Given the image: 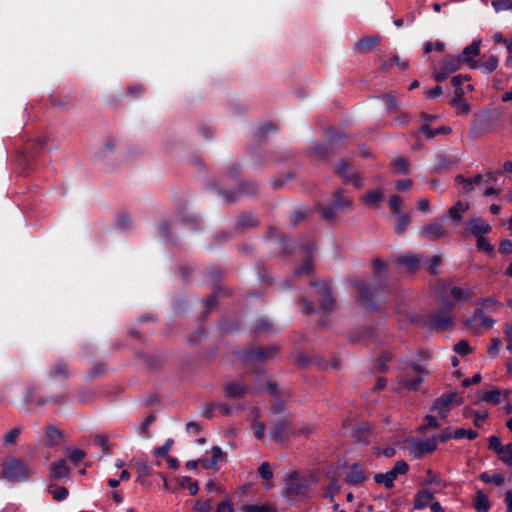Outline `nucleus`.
<instances>
[{"label": "nucleus", "mask_w": 512, "mask_h": 512, "mask_svg": "<svg viewBox=\"0 0 512 512\" xmlns=\"http://www.w3.org/2000/svg\"><path fill=\"white\" fill-rule=\"evenodd\" d=\"M34 475L29 463L19 459L11 458L3 463L2 477L9 482H23Z\"/></svg>", "instance_id": "nucleus-1"}, {"label": "nucleus", "mask_w": 512, "mask_h": 512, "mask_svg": "<svg viewBox=\"0 0 512 512\" xmlns=\"http://www.w3.org/2000/svg\"><path fill=\"white\" fill-rule=\"evenodd\" d=\"M446 220L447 217L444 215L424 225L421 229L422 237L428 241H437L441 238L449 237L452 234L453 227L445 226Z\"/></svg>", "instance_id": "nucleus-2"}, {"label": "nucleus", "mask_w": 512, "mask_h": 512, "mask_svg": "<svg viewBox=\"0 0 512 512\" xmlns=\"http://www.w3.org/2000/svg\"><path fill=\"white\" fill-rule=\"evenodd\" d=\"M463 399L457 393H450L435 400L433 410L436 411L441 418H446L452 406L460 405Z\"/></svg>", "instance_id": "nucleus-3"}, {"label": "nucleus", "mask_w": 512, "mask_h": 512, "mask_svg": "<svg viewBox=\"0 0 512 512\" xmlns=\"http://www.w3.org/2000/svg\"><path fill=\"white\" fill-rule=\"evenodd\" d=\"M409 452L414 458H420L424 454L432 453L437 448V438L430 437L425 439L412 440L409 443Z\"/></svg>", "instance_id": "nucleus-4"}, {"label": "nucleus", "mask_w": 512, "mask_h": 512, "mask_svg": "<svg viewBox=\"0 0 512 512\" xmlns=\"http://www.w3.org/2000/svg\"><path fill=\"white\" fill-rule=\"evenodd\" d=\"M461 64L462 62L458 57L448 56L441 66L433 72L434 79L438 82L447 79L451 74L460 69Z\"/></svg>", "instance_id": "nucleus-5"}, {"label": "nucleus", "mask_w": 512, "mask_h": 512, "mask_svg": "<svg viewBox=\"0 0 512 512\" xmlns=\"http://www.w3.org/2000/svg\"><path fill=\"white\" fill-rule=\"evenodd\" d=\"M446 310H439L432 314V323L439 329H445L451 326L454 322V315L451 312V304L447 305Z\"/></svg>", "instance_id": "nucleus-6"}, {"label": "nucleus", "mask_w": 512, "mask_h": 512, "mask_svg": "<svg viewBox=\"0 0 512 512\" xmlns=\"http://www.w3.org/2000/svg\"><path fill=\"white\" fill-rule=\"evenodd\" d=\"M270 434L272 435L273 439L278 442L286 441L290 435L289 422L284 418L277 420L271 426Z\"/></svg>", "instance_id": "nucleus-7"}, {"label": "nucleus", "mask_w": 512, "mask_h": 512, "mask_svg": "<svg viewBox=\"0 0 512 512\" xmlns=\"http://www.w3.org/2000/svg\"><path fill=\"white\" fill-rule=\"evenodd\" d=\"M470 233L475 237L485 236L492 229L491 225L484 221L481 217H472L466 222Z\"/></svg>", "instance_id": "nucleus-8"}, {"label": "nucleus", "mask_w": 512, "mask_h": 512, "mask_svg": "<svg viewBox=\"0 0 512 512\" xmlns=\"http://www.w3.org/2000/svg\"><path fill=\"white\" fill-rule=\"evenodd\" d=\"M467 326L473 329H477L480 327H485L490 329L494 325V320L487 315L484 314V310L482 308H478L475 311L473 317H471L466 322Z\"/></svg>", "instance_id": "nucleus-9"}, {"label": "nucleus", "mask_w": 512, "mask_h": 512, "mask_svg": "<svg viewBox=\"0 0 512 512\" xmlns=\"http://www.w3.org/2000/svg\"><path fill=\"white\" fill-rule=\"evenodd\" d=\"M311 286H315V287H318V292L321 296V302H320V305H319V310L321 312H328L332 309L333 305H334V299L332 297V294H331V290L329 289V287L327 286V284L325 283H316V284H313L311 283Z\"/></svg>", "instance_id": "nucleus-10"}, {"label": "nucleus", "mask_w": 512, "mask_h": 512, "mask_svg": "<svg viewBox=\"0 0 512 512\" xmlns=\"http://www.w3.org/2000/svg\"><path fill=\"white\" fill-rule=\"evenodd\" d=\"M366 479L367 475L364 468L360 464L354 463L349 468L345 482L350 485H360L366 481Z\"/></svg>", "instance_id": "nucleus-11"}, {"label": "nucleus", "mask_w": 512, "mask_h": 512, "mask_svg": "<svg viewBox=\"0 0 512 512\" xmlns=\"http://www.w3.org/2000/svg\"><path fill=\"white\" fill-rule=\"evenodd\" d=\"M337 173L347 182H350L356 188L362 186V179L359 175L350 170V166L346 162H340L337 166Z\"/></svg>", "instance_id": "nucleus-12"}, {"label": "nucleus", "mask_w": 512, "mask_h": 512, "mask_svg": "<svg viewBox=\"0 0 512 512\" xmlns=\"http://www.w3.org/2000/svg\"><path fill=\"white\" fill-rule=\"evenodd\" d=\"M480 40L473 41L470 45L464 48L460 57L461 62L467 63L471 68H476L478 65L473 61V57L477 56L480 52Z\"/></svg>", "instance_id": "nucleus-13"}, {"label": "nucleus", "mask_w": 512, "mask_h": 512, "mask_svg": "<svg viewBox=\"0 0 512 512\" xmlns=\"http://www.w3.org/2000/svg\"><path fill=\"white\" fill-rule=\"evenodd\" d=\"M50 477L54 480H63L68 478L70 467L63 459L53 462L49 468Z\"/></svg>", "instance_id": "nucleus-14"}, {"label": "nucleus", "mask_w": 512, "mask_h": 512, "mask_svg": "<svg viewBox=\"0 0 512 512\" xmlns=\"http://www.w3.org/2000/svg\"><path fill=\"white\" fill-rule=\"evenodd\" d=\"M211 454V458H204L200 460L202 466L206 469H215L219 462L225 461L226 459V453L218 446H214L211 449Z\"/></svg>", "instance_id": "nucleus-15"}, {"label": "nucleus", "mask_w": 512, "mask_h": 512, "mask_svg": "<svg viewBox=\"0 0 512 512\" xmlns=\"http://www.w3.org/2000/svg\"><path fill=\"white\" fill-rule=\"evenodd\" d=\"M434 500V494L429 489L418 490L414 496L413 506L416 510L428 507Z\"/></svg>", "instance_id": "nucleus-16"}, {"label": "nucleus", "mask_w": 512, "mask_h": 512, "mask_svg": "<svg viewBox=\"0 0 512 512\" xmlns=\"http://www.w3.org/2000/svg\"><path fill=\"white\" fill-rule=\"evenodd\" d=\"M468 208L469 205L467 203L458 201L448 210L446 217L450 218L454 225H457L461 222L462 217L467 212Z\"/></svg>", "instance_id": "nucleus-17"}, {"label": "nucleus", "mask_w": 512, "mask_h": 512, "mask_svg": "<svg viewBox=\"0 0 512 512\" xmlns=\"http://www.w3.org/2000/svg\"><path fill=\"white\" fill-rule=\"evenodd\" d=\"M509 395V390H505L502 392L499 389H492L490 391H486L485 393H483L481 396V400L486 403L499 404L502 400L507 399Z\"/></svg>", "instance_id": "nucleus-18"}, {"label": "nucleus", "mask_w": 512, "mask_h": 512, "mask_svg": "<svg viewBox=\"0 0 512 512\" xmlns=\"http://www.w3.org/2000/svg\"><path fill=\"white\" fill-rule=\"evenodd\" d=\"M384 194L381 189L368 191L366 194L362 195L359 200L360 202L367 207L378 206V204L383 200Z\"/></svg>", "instance_id": "nucleus-19"}, {"label": "nucleus", "mask_w": 512, "mask_h": 512, "mask_svg": "<svg viewBox=\"0 0 512 512\" xmlns=\"http://www.w3.org/2000/svg\"><path fill=\"white\" fill-rule=\"evenodd\" d=\"M224 391L227 397L239 399L246 394L247 388L241 383L231 382L225 386Z\"/></svg>", "instance_id": "nucleus-20"}, {"label": "nucleus", "mask_w": 512, "mask_h": 512, "mask_svg": "<svg viewBox=\"0 0 512 512\" xmlns=\"http://www.w3.org/2000/svg\"><path fill=\"white\" fill-rule=\"evenodd\" d=\"M296 475L291 476L289 482L287 483V488L285 490V495L288 498H294L301 495L305 489V485L303 483H295L294 480Z\"/></svg>", "instance_id": "nucleus-21"}, {"label": "nucleus", "mask_w": 512, "mask_h": 512, "mask_svg": "<svg viewBox=\"0 0 512 512\" xmlns=\"http://www.w3.org/2000/svg\"><path fill=\"white\" fill-rule=\"evenodd\" d=\"M380 42V37L377 35H373L370 37H364L361 40H359L355 47L358 51H368L378 45Z\"/></svg>", "instance_id": "nucleus-22"}, {"label": "nucleus", "mask_w": 512, "mask_h": 512, "mask_svg": "<svg viewBox=\"0 0 512 512\" xmlns=\"http://www.w3.org/2000/svg\"><path fill=\"white\" fill-rule=\"evenodd\" d=\"M473 506L477 512H488L490 508V501L488 497L479 490L476 493Z\"/></svg>", "instance_id": "nucleus-23"}, {"label": "nucleus", "mask_w": 512, "mask_h": 512, "mask_svg": "<svg viewBox=\"0 0 512 512\" xmlns=\"http://www.w3.org/2000/svg\"><path fill=\"white\" fill-rule=\"evenodd\" d=\"M343 191L341 189H338L334 193V201H333V208L336 210H341L344 208L351 209L352 208V200L349 198H345L342 195Z\"/></svg>", "instance_id": "nucleus-24"}, {"label": "nucleus", "mask_w": 512, "mask_h": 512, "mask_svg": "<svg viewBox=\"0 0 512 512\" xmlns=\"http://www.w3.org/2000/svg\"><path fill=\"white\" fill-rule=\"evenodd\" d=\"M355 287L358 289V292L362 300L366 302V304L368 305V308L374 309V305L372 302L373 293L369 291V289L366 287V284L363 281H356Z\"/></svg>", "instance_id": "nucleus-25"}, {"label": "nucleus", "mask_w": 512, "mask_h": 512, "mask_svg": "<svg viewBox=\"0 0 512 512\" xmlns=\"http://www.w3.org/2000/svg\"><path fill=\"white\" fill-rule=\"evenodd\" d=\"M397 262L404 265L409 271H415L420 265V257L417 255H405L400 257Z\"/></svg>", "instance_id": "nucleus-26"}, {"label": "nucleus", "mask_w": 512, "mask_h": 512, "mask_svg": "<svg viewBox=\"0 0 512 512\" xmlns=\"http://www.w3.org/2000/svg\"><path fill=\"white\" fill-rule=\"evenodd\" d=\"M451 105L456 109L458 115H467L470 112L469 104L463 99V96H455Z\"/></svg>", "instance_id": "nucleus-27"}, {"label": "nucleus", "mask_w": 512, "mask_h": 512, "mask_svg": "<svg viewBox=\"0 0 512 512\" xmlns=\"http://www.w3.org/2000/svg\"><path fill=\"white\" fill-rule=\"evenodd\" d=\"M450 295L457 301H467L472 298V291L469 288L452 287Z\"/></svg>", "instance_id": "nucleus-28"}, {"label": "nucleus", "mask_w": 512, "mask_h": 512, "mask_svg": "<svg viewBox=\"0 0 512 512\" xmlns=\"http://www.w3.org/2000/svg\"><path fill=\"white\" fill-rule=\"evenodd\" d=\"M374 481L377 484H383L385 488L391 489L394 487L395 479L392 477L388 471L386 473H378L374 476Z\"/></svg>", "instance_id": "nucleus-29"}, {"label": "nucleus", "mask_w": 512, "mask_h": 512, "mask_svg": "<svg viewBox=\"0 0 512 512\" xmlns=\"http://www.w3.org/2000/svg\"><path fill=\"white\" fill-rule=\"evenodd\" d=\"M276 352V348L259 349L257 351L252 352L249 355V358L253 360H266L271 358L274 354H276Z\"/></svg>", "instance_id": "nucleus-30"}, {"label": "nucleus", "mask_w": 512, "mask_h": 512, "mask_svg": "<svg viewBox=\"0 0 512 512\" xmlns=\"http://www.w3.org/2000/svg\"><path fill=\"white\" fill-rule=\"evenodd\" d=\"M409 465L406 461H397L395 465L388 471L396 480L399 475H404L408 472Z\"/></svg>", "instance_id": "nucleus-31"}, {"label": "nucleus", "mask_w": 512, "mask_h": 512, "mask_svg": "<svg viewBox=\"0 0 512 512\" xmlns=\"http://www.w3.org/2000/svg\"><path fill=\"white\" fill-rule=\"evenodd\" d=\"M420 131L428 138L431 139L438 134H449L451 129L448 127H441L438 129H432L428 125H423Z\"/></svg>", "instance_id": "nucleus-32"}, {"label": "nucleus", "mask_w": 512, "mask_h": 512, "mask_svg": "<svg viewBox=\"0 0 512 512\" xmlns=\"http://www.w3.org/2000/svg\"><path fill=\"white\" fill-rule=\"evenodd\" d=\"M498 457L505 464L512 466V443L504 445L497 453Z\"/></svg>", "instance_id": "nucleus-33"}, {"label": "nucleus", "mask_w": 512, "mask_h": 512, "mask_svg": "<svg viewBox=\"0 0 512 512\" xmlns=\"http://www.w3.org/2000/svg\"><path fill=\"white\" fill-rule=\"evenodd\" d=\"M421 382H422V378L419 376L412 380H410L406 377H402L398 380V383L400 386L405 387L410 391H416L418 389L419 385L421 384Z\"/></svg>", "instance_id": "nucleus-34"}, {"label": "nucleus", "mask_w": 512, "mask_h": 512, "mask_svg": "<svg viewBox=\"0 0 512 512\" xmlns=\"http://www.w3.org/2000/svg\"><path fill=\"white\" fill-rule=\"evenodd\" d=\"M479 478L484 483H493V484H495L497 486H501L504 483L503 475L498 474V473L491 476L489 473L483 472V473L480 474Z\"/></svg>", "instance_id": "nucleus-35"}, {"label": "nucleus", "mask_w": 512, "mask_h": 512, "mask_svg": "<svg viewBox=\"0 0 512 512\" xmlns=\"http://www.w3.org/2000/svg\"><path fill=\"white\" fill-rule=\"evenodd\" d=\"M477 305L479 306V308H487L493 312L497 311L501 307V304L492 297L479 300Z\"/></svg>", "instance_id": "nucleus-36"}, {"label": "nucleus", "mask_w": 512, "mask_h": 512, "mask_svg": "<svg viewBox=\"0 0 512 512\" xmlns=\"http://www.w3.org/2000/svg\"><path fill=\"white\" fill-rule=\"evenodd\" d=\"M476 246L478 250L483 251L485 253L491 254L494 251V246L490 243L488 238L485 236L476 238Z\"/></svg>", "instance_id": "nucleus-37"}, {"label": "nucleus", "mask_w": 512, "mask_h": 512, "mask_svg": "<svg viewBox=\"0 0 512 512\" xmlns=\"http://www.w3.org/2000/svg\"><path fill=\"white\" fill-rule=\"evenodd\" d=\"M135 467L137 469L138 479L151 475V467L146 460L136 462Z\"/></svg>", "instance_id": "nucleus-38"}, {"label": "nucleus", "mask_w": 512, "mask_h": 512, "mask_svg": "<svg viewBox=\"0 0 512 512\" xmlns=\"http://www.w3.org/2000/svg\"><path fill=\"white\" fill-rule=\"evenodd\" d=\"M392 165L401 174H408L409 172V162L406 158H396L393 160Z\"/></svg>", "instance_id": "nucleus-39"}, {"label": "nucleus", "mask_w": 512, "mask_h": 512, "mask_svg": "<svg viewBox=\"0 0 512 512\" xmlns=\"http://www.w3.org/2000/svg\"><path fill=\"white\" fill-rule=\"evenodd\" d=\"M46 437L50 445L53 446L62 437V433L58 428L54 426H49L46 430Z\"/></svg>", "instance_id": "nucleus-40"}, {"label": "nucleus", "mask_w": 512, "mask_h": 512, "mask_svg": "<svg viewBox=\"0 0 512 512\" xmlns=\"http://www.w3.org/2000/svg\"><path fill=\"white\" fill-rule=\"evenodd\" d=\"M398 220L396 223L395 231L397 234H403L410 223V217L407 214L397 215Z\"/></svg>", "instance_id": "nucleus-41"}, {"label": "nucleus", "mask_w": 512, "mask_h": 512, "mask_svg": "<svg viewBox=\"0 0 512 512\" xmlns=\"http://www.w3.org/2000/svg\"><path fill=\"white\" fill-rule=\"evenodd\" d=\"M181 485H182V487L187 488L191 495L197 494V492L199 490L198 483L196 481H192V479L188 476L182 477Z\"/></svg>", "instance_id": "nucleus-42"}, {"label": "nucleus", "mask_w": 512, "mask_h": 512, "mask_svg": "<svg viewBox=\"0 0 512 512\" xmlns=\"http://www.w3.org/2000/svg\"><path fill=\"white\" fill-rule=\"evenodd\" d=\"M22 432L21 427H16L11 429L4 435V443L5 445H11L16 442Z\"/></svg>", "instance_id": "nucleus-43"}, {"label": "nucleus", "mask_w": 512, "mask_h": 512, "mask_svg": "<svg viewBox=\"0 0 512 512\" xmlns=\"http://www.w3.org/2000/svg\"><path fill=\"white\" fill-rule=\"evenodd\" d=\"M94 444L102 449L107 454L110 451V444L108 438L104 434H99L94 437Z\"/></svg>", "instance_id": "nucleus-44"}, {"label": "nucleus", "mask_w": 512, "mask_h": 512, "mask_svg": "<svg viewBox=\"0 0 512 512\" xmlns=\"http://www.w3.org/2000/svg\"><path fill=\"white\" fill-rule=\"evenodd\" d=\"M478 436V433L475 430H466L464 428H458L454 431L453 438L461 439L463 437H467L469 440H473Z\"/></svg>", "instance_id": "nucleus-45"}, {"label": "nucleus", "mask_w": 512, "mask_h": 512, "mask_svg": "<svg viewBox=\"0 0 512 512\" xmlns=\"http://www.w3.org/2000/svg\"><path fill=\"white\" fill-rule=\"evenodd\" d=\"M243 512H275V510L267 505H245L242 507Z\"/></svg>", "instance_id": "nucleus-46"}, {"label": "nucleus", "mask_w": 512, "mask_h": 512, "mask_svg": "<svg viewBox=\"0 0 512 512\" xmlns=\"http://www.w3.org/2000/svg\"><path fill=\"white\" fill-rule=\"evenodd\" d=\"M492 6L496 12L512 10V0H493Z\"/></svg>", "instance_id": "nucleus-47"}, {"label": "nucleus", "mask_w": 512, "mask_h": 512, "mask_svg": "<svg viewBox=\"0 0 512 512\" xmlns=\"http://www.w3.org/2000/svg\"><path fill=\"white\" fill-rule=\"evenodd\" d=\"M258 472H259V475L264 480L269 481V480H271L273 478V472H272L271 466H270V464L268 462H263L259 466Z\"/></svg>", "instance_id": "nucleus-48"}, {"label": "nucleus", "mask_w": 512, "mask_h": 512, "mask_svg": "<svg viewBox=\"0 0 512 512\" xmlns=\"http://www.w3.org/2000/svg\"><path fill=\"white\" fill-rule=\"evenodd\" d=\"M50 493L52 494L54 500L63 501L67 498L69 491L66 487H56L55 489H50Z\"/></svg>", "instance_id": "nucleus-49"}, {"label": "nucleus", "mask_w": 512, "mask_h": 512, "mask_svg": "<svg viewBox=\"0 0 512 512\" xmlns=\"http://www.w3.org/2000/svg\"><path fill=\"white\" fill-rule=\"evenodd\" d=\"M442 52L444 50V43L441 41H436L435 43L426 42L423 46V53L428 54L431 51Z\"/></svg>", "instance_id": "nucleus-50"}, {"label": "nucleus", "mask_w": 512, "mask_h": 512, "mask_svg": "<svg viewBox=\"0 0 512 512\" xmlns=\"http://www.w3.org/2000/svg\"><path fill=\"white\" fill-rule=\"evenodd\" d=\"M498 62H499L498 57L495 55H491L487 61H485L483 64H481V67L486 72L491 73L494 70H496V68L498 67Z\"/></svg>", "instance_id": "nucleus-51"}, {"label": "nucleus", "mask_w": 512, "mask_h": 512, "mask_svg": "<svg viewBox=\"0 0 512 512\" xmlns=\"http://www.w3.org/2000/svg\"><path fill=\"white\" fill-rule=\"evenodd\" d=\"M401 204H402V200H401V198L399 196L392 195L390 197V199H389V208L391 209V211L395 215H400L401 214V211H400Z\"/></svg>", "instance_id": "nucleus-52"}, {"label": "nucleus", "mask_w": 512, "mask_h": 512, "mask_svg": "<svg viewBox=\"0 0 512 512\" xmlns=\"http://www.w3.org/2000/svg\"><path fill=\"white\" fill-rule=\"evenodd\" d=\"M172 445H173V440L171 438H169L166 440V442L162 446L155 448L153 453L156 456H167Z\"/></svg>", "instance_id": "nucleus-53"}, {"label": "nucleus", "mask_w": 512, "mask_h": 512, "mask_svg": "<svg viewBox=\"0 0 512 512\" xmlns=\"http://www.w3.org/2000/svg\"><path fill=\"white\" fill-rule=\"evenodd\" d=\"M473 186L480 184L481 182L489 183L490 181L496 180V174L495 173H487L484 176L477 175L473 178H471Z\"/></svg>", "instance_id": "nucleus-54"}, {"label": "nucleus", "mask_w": 512, "mask_h": 512, "mask_svg": "<svg viewBox=\"0 0 512 512\" xmlns=\"http://www.w3.org/2000/svg\"><path fill=\"white\" fill-rule=\"evenodd\" d=\"M473 186L480 184L481 182L489 183L490 181L496 180V174L495 173H487L484 176L477 175L473 178H471Z\"/></svg>", "instance_id": "nucleus-55"}, {"label": "nucleus", "mask_w": 512, "mask_h": 512, "mask_svg": "<svg viewBox=\"0 0 512 512\" xmlns=\"http://www.w3.org/2000/svg\"><path fill=\"white\" fill-rule=\"evenodd\" d=\"M86 456V453L81 449H73L69 452V459L74 464L80 463Z\"/></svg>", "instance_id": "nucleus-56"}, {"label": "nucleus", "mask_w": 512, "mask_h": 512, "mask_svg": "<svg viewBox=\"0 0 512 512\" xmlns=\"http://www.w3.org/2000/svg\"><path fill=\"white\" fill-rule=\"evenodd\" d=\"M440 264H441L440 256L435 255L431 259L428 260L427 269L431 274L436 275L438 273L437 268L439 267Z\"/></svg>", "instance_id": "nucleus-57"}, {"label": "nucleus", "mask_w": 512, "mask_h": 512, "mask_svg": "<svg viewBox=\"0 0 512 512\" xmlns=\"http://www.w3.org/2000/svg\"><path fill=\"white\" fill-rule=\"evenodd\" d=\"M313 271V265L311 260H306L300 268L294 270V275L299 276L302 274H311Z\"/></svg>", "instance_id": "nucleus-58"}, {"label": "nucleus", "mask_w": 512, "mask_h": 512, "mask_svg": "<svg viewBox=\"0 0 512 512\" xmlns=\"http://www.w3.org/2000/svg\"><path fill=\"white\" fill-rule=\"evenodd\" d=\"M462 83H463L462 75H456L452 78V85L455 87V96H463L464 95Z\"/></svg>", "instance_id": "nucleus-59"}, {"label": "nucleus", "mask_w": 512, "mask_h": 512, "mask_svg": "<svg viewBox=\"0 0 512 512\" xmlns=\"http://www.w3.org/2000/svg\"><path fill=\"white\" fill-rule=\"evenodd\" d=\"M454 351L456 353H458L459 355L461 356H464V355H467L470 353L471 349L469 347V344L467 341H459L455 346H454Z\"/></svg>", "instance_id": "nucleus-60"}, {"label": "nucleus", "mask_w": 512, "mask_h": 512, "mask_svg": "<svg viewBox=\"0 0 512 512\" xmlns=\"http://www.w3.org/2000/svg\"><path fill=\"white\" fill-rule=\"evenodd\" d=\"M252 427L254 429V435L258 440H262L265 435V424L262 422H254L252 424Z\"/></svg>", "instance_id": "nucleus-61"}, {"label": "nucleus", "mask_w": 512, "mask_h": 512, "mask_svg": "<svg viewBox=\"0 0 512 512\" xmlns=\"http://www.w3.org/2000/svg\"><path fill=\"white\" fill-rule=\"evenodd\" d=\"M383 101L385 102L388 109L395 110L398 106L396 97L392 93L385 94L382 97Z\"/></svg>", "instance_id": "nucleus-62"}, {"label": "nucleus", "mask_w": 512, "mask_h": 512, "mask_svg": "<svg viewBox=\"0 0 512 512\" xmlns=\"http://www.w3.org/2000/svg\"><path fill=\"white\" fill-rule=\"evenodd\" d=\"M505 341L507 342V350L512 352V323L507 324L504 328Z\"/></svg>", "instance_id": "nucleus-63"}, {"label": "nucleus", "mask_w": 512, "mask_h": 512, "mask_svg": "<svg viewBox=\"0 0 512 512\" xmlns=\"http://www.w3.org/2000/svg\"><path fill=\"white\" fill-rule=\"evenodd\" d=\"M215 512H234V507L230 501L218 503Z\"/></svg>", "instance_id": "nucleus-64"}]
</instances>
